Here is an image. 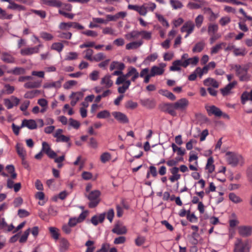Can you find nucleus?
<instances>
[{
	"mask_svg": "<svg viewBox=\"0 0 252 252\" xmlns=\"http://www.w3.org/2000/svg\"><path fill=\"white\" fill-rule=\"evenodd\" d=\"M227 162L233 167L242 166L244 163V158L242 155L234 152H227L225 155Z\"/></svg>",
	"mask_w": 252,
	"mask_h": 252,
	"instance_id": "obj_1",
	"label": "nucleus"
},
{
	"mask_svg": "<svg viewBox=\"0 0 252 252\" xmlns=\"http://www.w3.org/2000/svg\"><path fill=\"white\" fill-rule=\"evenodd\" d=\"M130 73L129 69H127V72L126 74H123L118 77L116 81V84L119 85L123 84L122 86H120L118 88V91L120 94H123L126 92V91L128 89L131 84V81L127 80L129 77Z\"/></svg>",
	"mask_w": 252,
	"mask_h": 252,
	"instance_id": "obj_2",
	"label": "nucleus"
},
{
	"mask_svg": "<svg viewBox=\"0 0 252 252\" xmlns=\"http://www.w3.org/2000/svg\"><path fill=\"white\" fill-rule=\"evenodd\" d=\"M234 69L237 75L242 81H247L250 79V76L248 73V66L247 65H240L236 64L234 66Z\"/></svg>",
	"mask_w": 252,
	"mask_h": 252,
	"instance_id": "obj_3",
	"label": "nucleus"
},
{
	"mask_svg": "<svg viewBox=\"0 0 252 252\" xmlns=\"http://www.w3.org/2000/svg\"><path fill=\"white\" fill-rule=\"evenodd\" d=\"M100 192L98 190H94L90 191L88 194H85V196L90 201L89 207L91 208L95 207L100 201L99 196Z\"/></svg>",
	"mask_w": 252,
	"mask_h": 252,
	"instance_id": "obj_4",
	"label": "nucleus"
},
{
	"mask_svg": "<svg viewBox=\"0 0 252 252\" xmlns=\"http://www.w3.org/2000/svg\"><path fill=\"white\" fill-rule=\"evenodd\" d=\"M234 245V252H250V246L247 240L237 238Z\"/></svg>",
	"mask_w": 252,
	"mask_h": 252,
	"instance_id": "obj_5",
	"label": "nucleus"
},
{
	"mask_svg": "<svg viewBox=\"0 0 252 252\" xmlns=\"http://www.w3.org/2000/svg\"><path fill=\"white\" fill-rule=\"evenodd\" d=\"M238 234L243 237H248L252 234V226L250 225H241L238 228Z\"/></svg>",
	"mask_w": 252,
	"mask_h": 252,
	"instance_id": "obj_6",
	"label": "nucleus"
},
{
	"mask_svg": "<svg viewBox=\"0 0 252 252\" xmlns=\"http://www.w3.org/2000/svg\"><path fill=\"white\" fill-rule=\"evenodd\" d=\"M166 66V64L164 63H160L159 64V66L154 65L151 68L150 73L152 76L154 77L156 75H161L163 74L164 72V67Z\"/></svg>",
	"mask_w": 252,
	"mask_h": 252,
	"instance_id": "obj_7",
	"label": "nucleus"
},
{
	"mask_svg": "<svg viewBox=\"0 0 252 252\" xmlns=\"http://www.w3.org/2000/svg\"><path fill=\"white\" fill-rule=\"evenodd\" d=\"M174 106V103H163L161 106V109L162 111L168 113L172 116H175L177 114Z\"/></svg>",
	"mask_w": 252,
	"mask_h": 252,
	"instance_id": "obj_8",
	"label": "nucleus"
},
{
	"mask_svg": "<svg viewBox=\"0 0 252 252\" xmlns=\"http://www.w3.org/2000/svg\"><path fill=\"white\" fill-rule=\"evenodd\" d=\"M174 108L175 110L184 111L186 109L189 105V102L187 99L185 98H181L178 100L174 103Z\"/></svg>",
	"mask_w": 252,
	"mask_h": 252,
	"instance_id": "obj_9",
	"label": "nucleus"
},
{
	"mask_svg": "<svg viewBox=\"0 0 252 252\" xmlns=\"http://www.w3.org/2000/svg\"><path fill=\"white\" fill-rule=\"evenodd\" d=\"M112 114L115 119L120 123L127 124L129 122L128 119L126 115L121 112H113Z\"/></svg>",
	"mask_w": 252,
	"mask_h": 252,
	"instance_id": "obj_10",
	"label": "nucleus"
},
{
	"mask_svg": "<svg viewBox=\"0 0 252 252\" xmlns=\"http://www.w3.org/2000/svg\"><path fill=\"white\" fill-rule=\"evenodd\" d=\"M112 231L117 235H123L126 233L127 229L126 226L123 225L121 222H118L114 225Z\"/></svg>",
	"mask_w": 252,
	"mask_h": 252,
	"instance_id": "obj_11",
	"label": "nucleus"
},
{
	"mask_svg": "<svg viewBox=\"0 0 252 252\" xmlns=\"http://www.w3.org/2000/svg\"><path fill=\"white\" fill-rule=\"evenodd\" d=\"M60 9L59 12L61 15L64 16H72V15L68 13L71 11L72 6L70 4H65L62 2V5L59 7Z\"/></svg>",
	"mask_w": 252,
	"mask_h": 252,
	"instance_id": "obj_12",
	"label": "nucleus"
},
{
	"mask_svg": "<svg viewBox=\"0 0 252 252\" xmlns=\"http://www.w3.org/2000/svg\"><path fill=\"white\" fill-rule=\"evenodd\" d=\"M39 46L40 45L34 47H28L22 49L21 50L20 53L23 56L31 55L34 53H37L39 52Z\"/></svg>",
	"mask_w": 252,
	"mask_h": 252,
	"instance_id": "obj_13",
	"label": "nucleus"
},
{
	"mask_svg": "<svg viewBox=\"0 0 252 252\" xmlns=\"http://www.w3.org/2000/svg\"><path fill=\"white\" fill-rule=\"evenodd\" d=\"M236 84V81H233L229 83L224 88L221 89V94L223 96H226L232 94V90L234 88Z\"/></svg>",
	"mask_w": 252,
	"mask_h": 252,
	"instance_id": "obj_14",
	"label": "nucleus"
},
{
	"mask_svg": "<svg viewBox=\"0 0 252 252\" xmlns=\"http://www.w3.org/2000/svg\"><path fill=\"white\" fill-rule=\"evenodd\" d=\"M206 110L209 115H214L216 117H220V110L215 105L206 107Z\"/></svg>",
	"mask_w": 252,
	"mask_h": 252,
	"instance_id": "obj_15",
	"label": "nucleus"
},
{
	"mask_svg": "<svg viewBox=\"0 0 252 252\" xmlns=\"http://www.w3.org/2000/svg\"><path fill=\"white\" fill-rule=\"evenodd\" d=\"M42 81L33 79L32 81H29L24 84V87L26 89L37 88L41 86Z\"/></svg>",
	"mask_w": 252,
	"mask_h": 252,
	"instance_id": "obj_16",
	"label": "nucleus"
},
{
	"mask_svg": "<svg viewBox=\"0 0 252 252\" xmlns=\"http://www.w3.org/2000/svg\"><path fill=\"white\" fill-rule=\"evenodd\" d=\"M179 170V168L177 167H173L170 169V171L172 175L170 177L169 180L172 183L180 179L181 175L178 174Z\"/></svg>",
	"mask_w": 252,
	"mask_h": 252,
	"instance_id": "obj_17",
	"label": "nucleus"
},
{
	"mask_svg": "<svg viewBox=\"0 0 252 252\" xmlns=\"http://www.w3.org/2000/svg\"><path fill=\"white\" fill-rule=\"evenodd\" d=\"M26 126L30 129L36 128L37 124L33 120H24L21 124V127Z\"/></svg>",
	"mask_w": 252,
	"mask_h": 252,
	"instance_id": "obj_18",
	"label": "nucleus"
},
{
	"mask_svg": "<svg viewBox=\"0 0 252 252\" xmlns=\"http://www.w3.org/2000/svg\"><path fill=\"white\" fill-rule=\"evenodd\" d=\"M40 3L50 6L59 7L62 5V2L59 0H41Z\"/></svg>",
	"mask_w": 252,
	"mask_h": 252,
	"instance_id": "obj_19",
	"label": "nucleus"
},
{
	"mask_svg": "<svg viewBox=\"0 0 252 252\" xmlns=\"http://www.w3.org/2000/svg\"><path fill=\"white\" fill-rule=\"evenodd\" d=\"M63 77H62L60 78L59 80L56 82L45 83L43 86V88H50L53 87L57 89L60 88L61 87V84L62 82L63 81Z\"/></svg>",
	"mask_w": 252,
	"mask_h": 252,
	"instance_id": "obj_20",
	"label": "nucleus"
},
{
	"mask_svg": "<svg viewBox=\"0 0 252 252\" xmlns=\"http://www.w3.org/2000/svg\"><path fill=\"white\" fill-rule=\"evenodd\" d=\"M1 60L6 63H13L15 62V58L10 54L6 52H2L1 53Z\"/></svg>",
	"mask_w": 252,
	"mask_h": 252,
	"instance_id": "obj_21",
	"label": "nucleus"
},
{
	"mask_svg": "<svg viewBox=\"0 0 252 252\" xmlns=\"http://www.w3.org/2000/svg\"><path fill=\"white\" fill-rule=\"evenodd\" d=\"M241 102L245 104L248 100H250L252 103V90L250 93L245 91L243 93L241 96Z\"/></svg>",
	"mask_w": 252,
	"mask_h": 252,
	"instance_id": "obj_22",
	"label": "nucleus"
},
{
	"mask_svg": "<svg viewBox=\"0 0 252 252\" xmlns=\"http://www.w3.org/2000/svg\"><path fill=\"white\" fill-rule=\"evenodd\" d=\"M105 217V213H102L100 214L99 216H94L91 219L92 223L94 225H96L98 224V222H102Z\"/></svg>",
	"mask_w": 252,
	"mask_h": 252,
	"instance_id": "obj_23",
	"label": "nucleus"
},
{
	"mask_svg": "<svg viewBox=\"0 0 252 252\" xmlns=\"http://www.w3.org/2000/svg\"><path fill=\"white\" fill-rule=\"evenodd\" d=\"M70 97L71 98L73 97V99L70 102V104L74 106L77 102L83 97V94L81 92L72 93Z\"/></svg>",
	"mask_w": 252,
	"mask_h": 252,
	"instance_id": "obj_24",
	"label": "nucleus"
},
{
	"mask_svg": "<svg viewBox=\"0 0 252 252\" xmlns=\"http://www.w3.org/2000/svg\"><path fill=\"white\" fill-rule=\"evenodd\" d=\"M125 68V65L123 63H120L117 61H114L111 63L110 65V70L111 71L117 68L119 70H123Z\"/></svg>",
	"mask_w": 252,
	"mask_h": 252,
	"instance_id": "obj_25",
	"label": "nucleus"
},
{
	"mask_svg": "<svg viewBox=\"0 0 252 252\" xmlns=\"http://www.w3.org/2000/svg\"><path fill=\"white\" fill-rule=\"evenodd\" d=\"M228 48L230 50H231V49L233 50V53L236 56H244L246 54V50L245 48H236V47H234V46H232L231 47L230 46L228 47Z\"/></svg>",
	"mask_w": 252,
	"mask_h": 252,
	"instance_id": "obj_26",
	"label": "nucleus"
},
{
	"mask_svg": "<svg viewBox=\"0 0 252 252\" xmlns=\"http://www.w3.org/2000/svg\"><path fill=\"white\" fill-rule=\"evenodd\" d=\"M111 76L110 75H106L103 78H102L101 81V84L102 85H105V87L106 88H109L111 87L113 85V81L111 80Z\"/></svg>",
	"mask_w": 252,
	"mask_h": 252,
	"instance_id": "obj_27",
	"label": "nucleus"
},
{
	"mask_svg": "<svg viewBox=\"0 0 252 252\" xmlns=\"http://www.w3.org/2000/svg\"><path fill=\"white\" fill-rule=\"evenodd\" d=\"M115 17H107L106 19L101 18H93V21L94 23L106 24L109 21L115 20Z\"/></svg>",
	"mask_w": 252,
	"mask_h": 252,
	"instance_id": "obj_28",
	"label": "nucleus"
},
{
	"mask_svg": "<svg viewBox=\"0 0 252 252\" xmlns=\"http://www.w3.org/2000/svg\"><path fill=\"white\" fill-rule=\"evenodd\" d=\"M128 69L130 73V76H132L131 81L134 82L136 79L138 78L139 73L137 71V69L134 67H129Z\"/></svg>",
	"mask_w": 252,
	"mask_h": 252,
	"instance_id": "obj_29",
	"label": "nucleus"
},
{
	"mask_svg": "<svg viewBox=\"0 0 252 252\" xmlns=\"http://www.w3.org/2000/svg\"><path fill=\"white\" fill-rule=\"evenodd\" d=\"M204 84L207 86H212L214 88H218L219 86V83L215 80L211 78L205 79L204 81Z\"/></svg>",
	"mask_w": 252,
	"mask_h": 252,
	"instance_id": "obj_30",
	"label": "nucleus"
},
{
	"mask_svg": "<svg viewBox=\"0 0 252 252\" xmlns=\"http://www.w3.org/2000/svg\"><path fill=\"white\" fill-rule=\"evenodd\" d=\"M159 93L162 95L165 96L170 99L171 100H175L176 99V96L171 92H169L165 90H161L159 91Z\"/></svg>",
	"mask_w": 252,
	"mask_h": 252,
	"instance_id": "obj_31",
	"label": "nucleus"
},
{
	"mask_svg": "<svg viewBox=\"0 0 252 252\" xmlns=\"http://www.w3.org/2000/svg\"><path fill=\"white\" fill-rule=\"evenodd\" d=\"M69 247V243L68 241L62 238L60 240V249L61 251L64 252L66 251Z\"/></svg>",
	"mask_w": 252,
	"mask_h": 252,
	"instance_id": "obj_32",
	"label": "nucleus"
},
{
	"mask_svg": "<svg viewBox=\"0 0 252 252\" xmlns=\"http://www.w3.org/2000/svg\"><path fill=\"white\" fill-rule=\"evenodd\" d=\"M142 44V41H134L126 45V49L127 50L137 48Z\"/></svg>",
	"mask_w": 252,
	"mask_h": 252,
	"instance_id": "obj_33",
	"label": "nucleus"
},
{
	"mask_svg": "<svg viewBox=\"0 0 252 252\" xmlns=\"http://www.w3.org/2000/svg\"><path fill=\"white\" fill-rule=\"evenodd\" d=\"M40 93V91L37 90L28 91L27 93H26L24 94V97L25 98L32 99L34 98L36 95L39 94Z\"/></svg>",
	"mask_w": 252,
	"mask_h": 252,
	"instance_id": "obj_34",
	"label": "nucleus"
},
{
	"mask_svg": "<svg viewBox=\"0 0 252 252\" xmlns=\"http://www.w3.org/2000/svg\"><path fill=\"white\" fill-rule=\"evenodd\" d=\"M16 150L19 156L22 158H25L26 155V152L25 150L24 149L21 144H17L16 145Z\"/></svg>",
	"mask_w": 252,
	"mask_h": 252,
	"instance_id": "obj_35",
	"label": "nucleus"
},
{
	"mask_svg": "<svg viewBox=\"0 0 252 252\" xmlns=\"http://www.w3.org/2000/svg\"><path fill=\"white\" fill-rule=\"evenodd\" d=\"M213 158L210 157L208 159L206 168L208 170L209 173H212L214 170V165H213Z\"/></svg>",
	"mask_w": 252,
	"mask_h": 252,
	"instance_id": "obj_36",
	"label": "nucleus"
},
{
	"mask_svg": "<svg viewBox=\"0 0 252 252\" xmlns=\"http://www.w3.org/2000/svg\"><path fill=\"white\" fill-rule=\"evenodd\" d=\"M51 236L55 240H58L59 237V229L54 227H50L49 228Z\"/></svg>",
	"mask_w": 252,
	"mask_h": 252,
	"instance_id": "obj_37",
	"label": "nucleus"
},
{
	"mask_svg": "<svg viewBox=\"0 0 252 252\" xmlns=\"http://www.w3.org/2000/svg\"><path fill=\"white\" fill-rule=\"evenodd\" d=\"M85 54L84 58L90 61L93 62L94 51L91 49H87L83 52Z\"/></svg>",
	"mask_w": 252,
	"mask_h": 252,
	"instance_id": "obj_38",
	"label": "nucleus"
},
{
	"mask_svg": "<svg viewBox=\"0 0 252 252\" xmlns=\"http://www.w3.org/2000/svg\"><path fill=\"white\" fill-rule=\"evenodd\" d=\"M26 70L25 68L20 67H16L14 68L13 70L10 71V73H12L14 75H21L24 74L25 73Z\"/></svg>",
	"mask_w": 252,
	"mask_h": 252,
	"instance_id": "obj_39",
	"label": "nucleus"
},
{
	"mask_svg": "<svg viewBox=\"0 0 252 252\" xmlns=\"http://www.w3.org/2000/svg\"><path fill=\"white\" fill-rule=\"evenodd\" d=\"M8 8L13 10L21 11L24 10V7L22 5H18L12 1L10 2L9 5L8 6Z\"/></svg>",
	"mask_w": 252,
	"mask_h": 252,
	"instance_id": "obj_40",
	"label": "nucleus"
},
{
	"mask_svg": "<svg viewBox=\"0 0 252 252\" xmlns=\"http://www.w3.org/2000/svg\"><path fill=\"white\" fill-rule=\"evenodd\" d=\"M94 242L91 240L87 241L85 243V246L87 247V249L85 252H94L95 247L93 246Z\"/></svg>",
	"mask_w": 252,
	"mask_h": 252,
	"instance_id": "obj_41",
	"label": "nucleus"
},
{
	"mask_svg": "<svg viewBox=\"0 0 252 252\" xmlns=\"http://www.w3.org/2000/svg\"><path fill=\"white\" fill-rule=\"evenodd\" d=\"M98 119H105L110 117V113L107 110H103L98 112L96 116Z\"/></svg>",
	"mask_w": 252,
	"mask_h": 252,
	"instance_id": "obj_42",
	"label": "nucleus"
},
{
	"mask_svg": "<svg viewBox=\"0 0 252 252\" xmlns=\"http://www.w3.org/2000/svg\"><path fill=\"white\" fill-rule=\"evenodd\" d=\"M204 43L203 42H200L195 44L193 48L192 49L193 52H200L204 48Z\"/></svg>",
	"mask_w": 252,
	"mask_h": 252,
	"instance_id": "obj_43",
	"label": "nucleus"
},
{
	"mask_svg": "<svg viewBox=\"0 0 252 252\" xmlns=\"http://www.w3.org/2000/svg\"><path fill=\"white\" fill-rule=\"evenodd\" d=\"M111 158V154L108 152L103 153L100 156V160L102 163H105Z\"/></svg>",
	"mask_w": 252,
	"mask_h": 252,
	"instance_id": "obj_44",
	"label": "nucleus"
},
{
	"mask_svg": "<svg viewBox=\"0 0 252 252\" xmlns=\"http://www.w3.org/2000/svg\"><path fill=\"white\" fill-rule=\"evenodd\" d=\"M63 48V45L60 42L54 43L51 46V48L53 50H56L59 52L62 51Z\"/></svg>",
	"mask_w": 252,
	"mask_h": 252,
	"instance_id": "obj_45",
	"label": "nucleus"
},
{
	"mask_svg": "<svg viewBox=\"0 0 252 252\" xmlns=\"http://www.w3.org/2000/svg\"><path fill=\"white\" fill-rule=\"evenodd\" d=\"M77 82L75 80H69L66 82L63 85L64 89L68 90L71 88L73 86L76 85Z\"/></svg>",
	"mask_w": 252,
	"mask_h": 252,
	"instance_id": "obj_46",
	"label": "nucleus"
},
{
	"mask_svg": "<svg viewBox=\"0 0 252 252\" xmlns=\"http://www.w3.org/2000/svg\"><path fill=\"white\" fill-rule=\"evenodd\" d=\"M229 198L231 201L235 203H239L242 201V199L234 193H230L229 194Z\"/></svg>",
	"mask_w": 252,
	"mask_h": 252,
	"instance_id": "obj_47",
	"label": "nucleus"
},
{
	"mask_svg": "<svg viewBox=\"0 0 252 252\" xmlns=\"http://www.w3.org/2000/svg\"><path fill=\"white\" fill-rule=\"evenodd\" d=\"M31 231V229L28 228L27 230H26L24 234L22 235L21 238L19 239V242L21 243H25L27 241V238L28 237V236L30 234V232Z\"/></svg>",
	"mask_w": 252,
	"mask_h": 252,
	"instance_id": "obj_48",
	"label": "nucleus"
},
{
	"mask_svg": "<svg viewBox=\"0 0 252 252\" xmlns=\"http://www.w3.org/2000/svg\"><path fill=\"white\" fill-rule=\"evenodd\" d=\"M105 58V56L103 53H98L93 56V61L98 62L104 60Z\"/></svg>",
	"mask_w": 252,
	"mask_h": 252,
	"instance_id": "obj_49",
	"label": "nucleus"
},
{
	"mask_svg": "<svg viewBox=\"0 0 252 252\" xmlns=\"http://www.w3.org/2000/svg\"><path fill=\"white\" fill-rule=\"evenodd\" d=\"M40 36L42 38L47 41L51 40L53 38V36L51 34L44 32L40 33Z\"/></svg>",
	"mask_w": 252,
	"mask_h": 252,
	"instance_id": "obj_50",
	"label": "nucleus"
},
{
	"mask_svg": "<svg viewBox=\"0 0 252 252\" xmlns=\"http://www.w3.org/2000/svg\"><path fill=\"white\" fill-rule=\"evenodd\" d=\"M170 3L173 8L175 9L181 8L183 6L182 3L178 0H170Z\"/></svg>",
	"mask_w": 252,
	"mask_h": 252,
	"instance_id": "obj_51",
	"label": "nucleus"
},
{
	"mask_svg": "<svg viewBox=\"0 0 252 252\" xmlns=\"http://www.w3.org/2000/svg\"><path fill=\"white\" fill-rule=\"evenodd\" d=\"M72 22H62L60 24L59 27L61 30H67L72 27Z\"/></svg>",
	"mask_w": 252,
	"mask_h": 252,
	"instance_id": "obj_52",
	"label": "nucleus"
},
{
	"mask_svg": "<svg viewBox=\"0 0 252 252\" xmlns=\"http://www.w3.org/2000/svg\"><path fill=\"white\" fill-rule=\"evenodd\" d=\"M145 241L146 239L144 237L139 236L135 240V243L136 246H141L145 242Z\"/></svg>",
	"mask_w": 252,
	"mask_h": 252,
	"instance_id": "obj_53",
	"label": "nucleus"
},
{
	"mask_svg": "<svg viewBox=\"0 0 252 252\" xmlns=\"http://www.w3.org/2000/svg\"><path fill=\"white\" fill-rule=\"evenodd\" d=\"M179 61H174L172 63V65L170 67V70L173 71L181 70L180 66L179 65Z\"/></svg>",
	"mask_w": 252,
	"mask_h": 252,
	"instance_id": "obj_54",
	"label": "nucleus"
},
{
	"mask_svg": "<svg viewBox=\"0 0 252 252\" xmlns=\"http://www.w3.org/2000/svg\"><path fill=\"white\" fill-rule=\"evenodd\" d=\"M69 125L73 127L74 128H75L76 129H78L80 126V124L78 121H77L75 120H74L72 118H70L69 119Z\"/></svg>",
	"mask_w": 252,
	"mask_h": 252,
	"instance_id": "obj_55",
	"label": "nucleus"
},
{
	"mask_svg": "<svg viewBox=\"0 0 252 252\" xmlns=\"http://www.w3.org/2000/svg\"><path fill=\"white\" fill-rule=\"evenodd\" d=\"M137 103L135 102H133L131 100H129L126 102V107L127 108H130L131 109H133L137 107Z\"/></svg>",
	"mask_w": 252,
	"mask_h": 252,
	"instance_id": "obj_56",
	"label": "nucleus"
},
{
	"mask_svg": "<svg viewBox=\"0 0 252 252\" xmlns=\"http://www.w3.org/2000/svg\"><path fill=\"white\" fill-rule=\"evenodd\" d=\"M126 241V238L125 236H121L116 238L114 241V243L115 244H124Z\"/></svg>",
	"mask_w": 252,
	"mask_h": 252,
	"instance_id": "obj_57",
	"label": "nucleus"
},
{
	"mask_svg": "<svg viewBox=\"0 0 252 252\" xmlns=\"http://www.w3.org/2000/svg\"><path fill=\"white\" fill-rule=\"evenodd\" d=\"M70 140V138L68 136H66L64 135H60L56 138V142H68Z\"/></svg>",
	"mask_w": 252,
	"mask_h": 252,
	"instance_id": "obj_58",
	"label": "nucleus"
},
{
	"mask_svg": "<svg viewBox=\"0 0 252 252\" xmlns=\"http://www.w3.org/2000/svg\"><path fill=\"white\" fill-rule=\"evenodd\" d=\"M218 27L216 25H211L208 28V33L210 35L215 34V33L218 31Z\"/></svg>",
	"mask_w": 252,
	"mask_h": 252,
	"instance_id": "obj_59",
	"label": "nucleus"
},
{
	"mask_svg": "<svg viewBox=\"0 0 252 252\" xmlns=\"http://www.w3.org/2000/svg\"><path fill=\"white\" fill-rule=\"evenodd\" d=\"M18 215L20 218H22L28 217V216H29L30 213L26 210L21 209L18 211Z\"/></svg>",
	"mask_w": 252,
	"mask_h": 252,
	"instance_id": "obj_60",
	"label": "nucleus"
},
{
	"mask_svg": "<svg viewBox=\"0 0 252 252\" xmlns=\"http://www.w3.org/2000/svg\"><path fill=\"white\" fill-rule=\"evenodd\" d=\"M78 57V54L76 52H69L66 57V60L71 61L75 60Z\"/></svg>",
	"mask_w": 252,
	"mask_h": 252,
	"instance_id": "obj_61",
	"label": "nucleus"
},
{
	"mask_svg": "<svg viewBox=\"0 0 252 252\" xmlns=\"http://www.w3.org/2000/svg\"><path fill=\"white\" fill-rule=\"evenodd\" d=\"M42 146V148L41 151L42 152H44L45 154L47 153L50 150H51L50 145L46 142H43Z\"/></svg>",
	"mask_w": 252,
	"mask_h": 252,
	"instance_id": "obj_62",
	"label": "nucleus"
},
{
	"mask_svg": "<svg viewBox=\"0 0 252 252\" xmlns=\"http://www.w3.org/2000/svg\"><path fill=\"white\" fill-rule=\"evenodd\" d=\"M193 25H189V27L187 26H184L182 29V32H187L188 34H187L186 36H188L189 34L193 31Z\"/></svg>",
	"mask_w": 252,
	"mask_h": 252,
	"instance_id": "obj_63",
	"label": "nucleus"
},
{
	"mask_svg": "<svg viewBox=\"0 0 252 252\" xmlns=\"http://www.w3.org/2000/svg\"><path fill=\"white\" fill-rule=\"evenodd\" d=\"M72 36V34L70 32H61L59 35L58 37L62 38L65 39H70Z\"/></svg>",
	"mask_w": 252,
	"mask_h": 252,
	"instance_id": "obj_64",
	"label": "nucleus"
}]
</instances>
